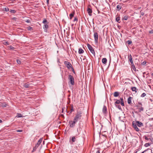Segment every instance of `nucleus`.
<instances>
[{"label":"nucleus","mask_w":153,"mask_h":153,"mask_svg":"<svg viewBox=\"0 0 153 153\" xmlns=\"http://www.w3.org/2000/svg\"><path fill=\"white\" fill-rule=\"evenodd\" d=\"M120 103H121V105L122 106H124V102H121Z\"/></svg>","instance_id":"obj_50"},{"label":"nucleus","mask_w":153,"mask_h":153,"mask_svg":"<svg viewBox=\"0 0 153 153\" xmlns=\"http://www.w3.org/2000/svg\"><path fill=\"white\" fill-rule=\"evenodd\" d=\"M127 43L128 44V45H130L132 43V41L131 40H128L127 41Z\"/></svg>","instance_id":"obj_34"},{"label":"nucleus","mask_w":153,"mask_h":153,"mask_svg":"<svg viewBox=\"0 0 153 153\" xmlns=\"http://www.w3.org/2000/svg\"><path fill=\"white\" fill-rule=\"evenodd\" d=\"M146 61H143L142 63L141 64L142 65H146Z\"/></svg>","instance_id":"obj_40"},{"label":"nucleus","mask_w":153,"mask_h":153,"mask_svg":"<svg viewBox=\"0 0 153 153\" xmlns=\"http://www.w3.org/2000/svg\"><path fill=\"white\" fill-rule=\"evenodd\" d=\"M3 10L5 11L6 12H7L9 11V9L8 7H5L3 8Z\"/></svg>","instance_id":"obj_30"},{"label":"nucleus","mask_w":153,"mask_h":153,"mask_svg":"<svg viewBox=\"0 0 153 153\" xmlns=\"http://www.w3.org/2000/svg\"><path fill=\"white\" fill-rule=\"evenodd\" d=\"M136 123L137 125L139 127H141L143 126V123L139 121H136Z\"/></svg>","instance_id":"obj_10"},{"label":"nucleus","mask_w":153,"mask_h":153,"mask_svg":"<svg viewBox=\"0 0 153 153\" xmlns=\"http://www.w3.org/2000/svg\"><path fill=\"white\" fill-rule=\"evenodd\" d=\"M78 21V18L77 17H75L74 18V19L73 21L75 22V21H76L77 22Z\"/></svg>","instance_id":"obj_39"},{"label":"nucleus","mask_w":153,"mask_h":153,"mask_svg":"<svg viewBox=\"0 0 153 153\" xmlns=\"http://www.w3.org/2000/svg\"><path fill=\"white\" fill-rule=\"evenodd\" d=\"M39 146V145H38L37 144H36L35 145V147H34V148L35 149H36Z\"/></svg>","instance_id":"obj_47"},{"label":"nucleus","mask_w":153,"mask_h":153,"mask_svg":"<svg viewBox=\"0 0 153 153\" xmlns=\"http://www.w3.org/2000/svg\"><path fill=\"white\" fill-rule=\"evenodd\" d=\"M3 44L5 45H9V43L6 41H4L3 42Z\"/></svg>","instance_id":"obj_29"},{"label":"nucleus","mask_w":153,"mask_h":153,"mask_svg":"<svg viewBox=\"0 0 153 153\" xmlns=\"http://www.w3.org/2000/svg\"><path fill=\"white\" fill-rule=\"evenodd\" d=\"M76 137L75 136L74 137H73L72 138V139H71V141L73 142H75L76 141Z\"/></svg>","instance_id":"obj_31"},{"label":"nucleus","mask_w":153,"mask_h":153,"mask_svg":"<svg viewBox=\"0 0 153 153\" xmlns=\"http://www.w3.org/2000/svg\"><path fill=\"white\" fill-rule=\"evenodd\" d=\"M10 49H11V50H14V48L13 47L11 46H10Z\"/></svg>","instance_id":"obj_45"},{"label":"nucleus","mask_w":153,"mask_h":153,"mask_svg":"<svg viewBox=\"0 0 153 153\" xmlns=\"http://www.w3.org/2000/svg\"><path fill=\"white\" fill-rule=\"evenodd\" d=\"M129 17L127 15L125 16L123 18V19L126 20H127Z\"/></svg>","instance_id":"obj_27"},{"label":"nucleus","mask_w":153,"mask_h":153,"mask_svg":"<svg viewBox=\"0 0 153 153\" xmlns=\"http://www.w3.org/2000/svg\"><path fill=\"white\" fill-rule=\"evenodd\" d=\"M42 138H41L39 139V140L38 141L37 143H36L38 145H39L40 143H42Z\"/></svg>","instance_id":"obj_22"},{"label":"nucleus","mask_w":153,"mask_h":153,"mask_svg":"<svg viewBox=\"0 0 153 153\" xmlns=\"http://www.w3.org/2000/svg\"><path fill=\"white\" fill-rule=\"evenodd\" d=\"M87 46L91 53L93 55L95 56V53L93 48L89 44H87Z\"/></svg>","instance_id":"obj_3"},{"label":"nucleus","mask_w":153,"mask_h":153,"mask_svg":"<svg viewBox=\"0 0 153 153\" xmlns=\"http://www.w3.org/2000/svg\"><path fill=\"white\" fill-rule=\"evenodd\" d=\"M142 104L140 102H138V105L136 106L137 108L140 111H143V108L142 107Z\"/></svg>","instance_id":"obj_4"},{"label":"nucleus","mask_w":153,"mask_h":153,"mask_svg":"<svg viewBox=\"0 0 153 153\" xmlns=\"http://www.w3.org/2000/svg\"><path fill=\"white\" fill-rule=\"evenodd\" d=\"M152 53H153V51H152Z\"/></svg>","instance_id":"obj_63"},{"label":"nucleus","mask_w":153,"mask_h":153,"mask_svg":"<svg viewBox=\"0 0 153 153\" xmlns=\"http://www.w3.org/2000/svg\"><path fill=\"white\" fill-rule=\"evenodd\" d=\"M68 79L69 80V82L72 85H74L75 84L74 79V77L71 75L69 74L68 76Z\"/></svg>","instance_id":"obj_2"},{"label":"nucleus","mask_w":153,"mask_h":153,"mask_svg":"<svg viewBox=\"0 0 153 153\" xmlns=\"http://www.w3.org/2000/svg\"><path fill=\"white\" fill-rule=\"evenodd\" d=\"M131 97H129L128 99V104H131Z\"/></svg>","instance_id":"obj_16"},{"label":"nucleus","mask_w":153,"mask_h":153,"mask_svg":"<svg viewBox=\"0 0 153 153\" xmlns=\"http://www.w3.org/2000/svg\"><path fill=\"white\" fill-rule=\"evenodd\" d=\"M115 106L116 107H117V108L119 109H121V107L120 106V105H115Z\"/></svg>","instance_id":"obj_36"},{"label":"nucleus","mask_w":153,"mask_h":153,"mask_svg":"<svg viewBox=\"0 0 153 153\" xmlns=\"http://www.w3.org/2000/svg\"><path fill=\"white\" fill-rule=\"evenodd\" d=\"M145 73H146V72H144V73H143V74H145Z\"/></svg>","instance_id":"obj_61"},{"label":"nucleus","mask_w":153,"mask_h":153,"mask_svg":"<svg viewBox=\"0 0 153 153\" xmlns=\"http://www.w3.org/2000/svg\"><path fill=\"white\" fill-rule=\"evenodd\" d=\"M150 143H146L145 144L144 146L146 147H147L149 146H150Z\"/></svg>","instance_id":"obj_32"},{"label":"nucleus","mask_w":153,"mask_h":153,"mask_svg":"<svg viewBox=\"0 0 153 153\" xmlns=\"http://www.w3.org/2000/svg\"><path fill=\"white\" fill-rule=\"evenodd\" d=\"M137 151H136L134 152V153H137Z\"/></svg>","instance_id":"obj_57"},{"label":"nucleus","mask_w":153,"mask_h":153,"mask_svg":"<svg viewBox=\"0 0 153 153\" xmlns=\"http://www.w3.org/2000/svg\"><path fill=\"white\" fill-rule=\"evenodd\" d=\"M64 64L68 69H70V68H71L72 67L71 64L68 62L65 61L64 62Z\"/></svg>","instance_id":"obj_5"},{"label":"nucleus","mask_w":153,"mask_h":153,"mask_svg":"<svg viewBox=\"0 0 153 153\" xmlns=\"http://www.w3.org/2000/svg\"><path fill=\"white\" fill-rule=\"evenodd\" d=\"M84 52V51L82 50L81 48H79V49L78 53L79 54H81L83 53Z\"/></svg>","instance_id":"obj_15"},{"label":"nucleus","mask_w":153,"mask_h":153,"mask_svg":"<svg viewBox=\"0 0 153 153\" xmlns=\"http://www.w3.org/2000/svg\"><path fill=\"white\" fill-rule=\"evenodd\" d=\"M76 121H75V120H74V121H71L69 122V124L70 126L71 127H74L75 125V124L76 123Z\"/></svg>","instance_id":"obj_6"},{"label":"nucleus","mask_w":153,"mask_h":153,"mask_svg":"<svg viewBox=\"0 0 153 153\" xmlns=\"http://www.w3.org/2000/svg\"><path fill=\"white\" fill-rule=\"evenodd\" d=\"M151 75H152V76H153V73Z\"/></svg>","instance_id":"obj_59"},{"label":"nucleus","mask_w":153,"mask_h":153,"mask_svg":"<svg viewBox=\"0 0 153 153\" xmlns=\"http://www.w3.org/2000/svg\"><path fill=\"white\" fill-rule=\"evenodd\" d=\"M131 68L132 69H133V70L134 71H136V68H135V65H134V64L133 63V64H131Z\"/></svg>","instance_id":"obj_21"},{"label":"nucleus","mask_w":153,"mask_h":153,"mask_svg":"<svg viewBox=\"0 0 153 153\" xmlns=\"http://www.w3.org/2000/svg\"><path fill=\"white\" fill-rule=\"evenodd\" d=\"M120 102H123V98H120Z\"/></svg>","instance_id":"obj_48"},{"label":"nucleus","mask_w":153,"mask_h":153,"mask_svg":"<svg viewBox=\"0 0 153 153\" xmlns=\"http://www.w3.org/2000/svg\"><path fill=\"white\" fill-rule=\"evenodd\" d=\"M133 126V127L134 128V129L137 131H139V129L137 127V125L136 124H134L133 122L132 123Z\"/></svg>","instance_id":"obj_9"},{"label":"nucleus","mask_w":153,"mask_h":153,"mask_svg":"<svg viewBox=\"0 0 153 153\" xmlns=\"http://www.w3.org/2000/svg\"><path fill=\"white\" fill-rule=\"evenodd\" d=\"M149 32L150 33H153V30H151Z\"/></svg>","instance_id":"obj_52"},{"label":"nucleus","mask_w":153,"mask_h":153,"mask_svg":"<svg viewBox=\"0 0 153 153\" xmlns=\"http://www.w3.org/2000/svg\"><path fill=\"white\" fill-rule=\"evenodd\" d=\"M10 12L11 13H15L16 12V11L15 10H11L10 11Z\"/></svg>","instance_id":"obj_35"},{"label":"nucleus","mask_w":153,"mask_h":153,"mask_svg":"<svg viewBox=\"0 0 153 153\" xmlns=\"http://www.w3.org/2000/svg\"><path fill=\"white\" fill-rule=\"evenodd\" d=\"M88 13L89 15L91 16V13H92V11L91 9L90 8L88 7L87 10Z\"/></svg>","instance_id":"obj_12"},{"label":"nucleus","mask_w":153,"mask_h":153,"mask_svg":"<svg viewBox=\"0 0 153 153\" xmlns=\"http://www.w3.org/2000/svg\"><path fill=\"white\" fill-rule=\"evenodd\" d=\"M22 131V130H18L17 131L18 132H21Z\"/></svg>","instance_id":"obj_51"},{"label":"nucleus","mask_w":153,"mask_h":153,"mask_svg":"<svg viewBox=\"0 0 153 153\" xmlns=\"http://www.w3.org/2000/svg\"><path fill=\"white\" fill-rule=\"evenodd\" d=\"M48 24H45L44 25V27H43V28L45 30V29H47L48 28Z\"/></svg>","instance_id":"obj_24"},{"label":"nucleus","mask_w":153,"mask_h":153,"mask_svg":"<svg viewBox=\"0 0 153 153\" xmlns=\"http://www.w3.org/2000/svg\"><path fill=\"white\" fill-rule=\"evenodd\" d=\"M27 29H28V30H32V27H30V26H29L28 27H27Z\"/></svg>","instance_id":"obj_44"},{"label":"nucleus","mask_w":153,"mask_h":153,"mask_svg":"<svg viewBox=\"0 0 153 153\" xmlns=\"http://www.w3.org/2000/svg\"><path fill=\"white\" fill-rule=\"evenodd\" d=\"M42 23L44 24H48L49 23L45 19H44L43 20L42 22Z\"/></svg>","instance_id":"obj_17"},{"label":"nucleus","mask_w":153,"mask_h":153,"mask_svg":"<svg viewBox=\"0 0 153 153\" xmlns=\"http://www.w3.org/2000/svg\"><path fill=\"white\" fill-rule=\"evenodd\" d=\"M120 20V16H116V21L118 23H120L119 22Z\"/></svg>","instance_id":"obj_18"},{"label":"nucleus","mask_w":153,"mask_h":153,"mask_svg":"<svg viewBox=\"0 0 153 153\" xmlns=\"http://www.w3.org/2000/svg\"><path fill=\"white\" fill-rule=\"evenodd\" d=\"M96 153H100V150L97 151Z\"/></svg>","instance_id":"obj_53"},{"label":"nucleus","mask_w":153,"mask_h":153,"mask_svg":"<svg viewBox=\"0 0 153 153\" xmlns=\"http://www.w3.org/2000/svg\"><path fill=\"white\" fill-rule=\"evenodd\" d=\"M102 62L103 64H106L107 62V59L105 58H103L102 59Z\"/></svg>","instance_id":"obj_20"},{"label":"nucleus","mask_w":153,"mask_h":153,"mask_svg":"<svg viewBox=\"0 0 153 153\" xmlns=\"http://www.w3.org/2000/svg\"><path fill=\"white\" fill-rule=\"evenodd\" d=\"M117 8L118 11H119L121 8V6L120 5L118 4L117 6Z\"/></svg>","instance_id":"obj_23"},{"label":"nucleus","mask_w":153,"mask_h":153,"mask_svg":"<svg viewBox=\"0 0 153 153\" xmlns=\"http://www.w3.org/2000/svg\"><path fill=\"white\" fill-rule=\"evenodd\" d=\"M107 108L106 106L104 105L102 109V112L104 114H105L107 112Z\"/></svg>","instance_id":"obj_13"},{"label":"nucleus","mask_w":153,"mask_h":153,"mask_svg":"<svg viewBox=\"0 0 153 153\" xmlns=\"http://www.w3.org/2000/svg\"><path fill=\"white\" fill-rule=\"evenodd\" d=\"M23 86L26 88H28L30 87V84L28 82L25 83L23 85Z\"/></svg>","instance_id":"obj_14"},{"label":"nucleus","mask_w":153,"mask_h":153,"mask_svg":"<svg viewBox=\"0 0 153 153\" xmlns=\"http://www.w3.org/2000/svg\"><path fill=\"white\" fill-rule=\"evenodd\" d=\"M49 0H47V2L48 4Z\"/></svg>","instance_id":"obj_54"},{"label":"nucleus","mask_w":153,"mask_h":153,"mask_svg":"<svg viewBox=\"0 0 153 153\" xmlns=\"http://www.w3.org/2000/svg\"><path fill=\"white\" fill-rule=\"evenodd\" d=\"M16 61H17V63L18 64H19L21 63V61H20V60L19 59H17Z\"/></svg>","instance_id":"obj_37"},{"label":"nucleus","mask_w":153,"mask_h":153,"mask_svg":"<svg viewBox=\"0 0 153 153\" xmlns=\"http://www.w3.org/2000/svg\"><path fill=\"white\" fill-rule=\"evenodd\" d=\"M128 60L129 62H130L131 64H133V62L132 60V56L131 54H130L128 57Z\"/></svg>","instance_id":"obj_8"},{"label":"nucleus","mask_w":153,"mask_h":153,"mask_svg":"<svg viewBox=\"0 0 153 153\" xmlns=\"http://www.w3.org/2000/svg\"><path fill=\"white\" fill-rule=\"evenodd\" d=\"M16 117H23L22 114L18 113L17 114V115Z\"/></svg>","instance_id":"obj_25"},{"label":"nucleus","mask_w":153,"mask_h":153,"mask_svg":"<svg viewBox=\"0 0 153 153\" xmlns=\"http://www.w3.org/2000/svg\"><path fill=\"white\" fill-rule=\"evenodd\" d=\"M146 95V94L145 93H143L141 94V97H143L145 96Z\"/></svg>","instance_id":"obj_38"},{"label":"nucleus","mask_w":153,"mask_h":153,"mask_svg":"<svg viewBox=\"0 0 153 153\" xmlns=\"http://www.w3.org/2000/svg\"><path fill=\"white\" fill-rule=\"evenodd\" d=\"M131 89L132 91H135V93L137 92L136 88L135 87H132L131 88Z\"/></svg>","instance_id":"obj_28"},{"label":"nucleus","mask_w":153,"mask_h":153,"mask_svg":"<svg viewBox=\"0 0 153 153\" xmlns=\"http://www.w3.org/2000/svg\"><path fill=\"white\" fill-rule=\"evenodd\" d=\"M143 76L144 78L145 77V75H144V74H143Z\"/></svg>","instance_id":"obj_60"},{"label":"nucleus","mask_w":153,"mask_h":153,"mask_svg":"<svg viewBox=\"0 0 153 153\" xmlns=\"http://www.w3.org/2000/svg\"><path fill=\"white\" fill-rule=\"evenodd\" d=\"M150 139L151 141L152 142V139H151V138H150Z\"/></svg>","instance_id":"obj_58"},{"label":"nucleus","mask_w":153,"mask_h":153,"mask_svg":"<svg viewBox=\"0 0 153 153\" xmlns=\"http://www.w3.org/2000/svg\"><path fill=\"white\" fill-rule=\"evenodd\" d=\"M97 11H98V13H100V11H99V10H97Z\"/></svg>","instance_id":"obj_56"},{"label":"nucleus","mask_w":153,"mask_h":153,"mask_svg":"<svg viewBox=\"0 0 153 153\" xmlns=\"http://www.w3.org/2000/svg\"><path fill=\"white\" fill-rule=\"evenodd\" d=\"M119 93L118 92H115L114 94V97H117L119 95Z\"/></svg>","instance_id":"obj_19"},{"label":"nucleus","mask_w":153,"mask_h":153,"mask_svg":"<svg viewBox=\"0 0 153 153\" xmlns=\"http://www.w3.org/2000/svg\"><path fill=\"white\" fill-rule=\"evenodd\" d=\"M63 108H62V112H63Z\"/></svg>","instance_id":"obj_62"},{"label":"nucleus","mask_w":153,"mask_h":153,"mask_svg":"<svg viewBox=\"0 0 153 153\" xmlns=\"http://www.w3.org/2000/svg\"><path fill=\"white\" fill-rule=\"evenodd\" d=\"M2 122V120L0 119V123H1Z\"/></svg>","instance_id":"obj_55"},{"label":"nucleus","mask_w":153,"mask_h":153,"mask_svg":"<svg viewBox=\"0 0 153 153\" xmlns=\"http://www.w3.org/2000/svg\"><path fill=\"white\" fill-rule=\"evenodd\" d=\"M7 106V104L5 102L1 103L0 106L3 107H6Z\"/></svg>","instance_id":"obj_11"},{"label":"nucleus","mask_w":153,"mask_h":153,"mask_svg":"<svg viewBox=\"0 0 153 153\" xmlns=\"http://www.w3.org/2000/svg\"><path fill=\"white\" fill-rule=\"evenodd\" d=\"M143 137L146 140H149V138H148L146 136H143Z\"/></svg>","instance_id":"obj_41"},{"label":"nucleus","mask_w":153,"mask_h":153,"mask_svg":"<svg viewBox=\"0 0 153 153\" xmlns=\"http://www.w3.org/2000/svg\"><path fill=\"white\" fill-rule=\"evenodd\" d=\"M74 12L70 14L69 15V16L70 17V19H71L72 17H73L74 16Z\"/></svg>","instance_id":"obj_26"},{"label":"nucleus","mask_w":153,"mask_h":153,"mask_svg":"<svg viewBox=\"0 0 153 153\" xmlns=\"http://www.w3.org/2000/svg\"><path fill=\"white\" fill-rule=\"evenodd\" d=\"M71 68H72V71H73V73H74V74H76V73H75V71H74V68H73V67H72Z\"/></svg>","instance_id":"obj_46"},{"label":"nucleus","mask_w":153,"mask_h":153,"mask_svg":"<svg viewBox=\"0 0 153 153\" xmlns=\"http://www.w3.org/2000/svg\"><path fill=\"white\" fill-rule=\"evenodd\" d=\"M25 21L27 23L30 22V21L29 19H26L25 20Z\"/></svg>","instance_id":"obj_43"},{"label":"nucleus","mask_w":153,"mask_h":153,"mask_svg":"<svg viewBox=\"0 0 153 153\" xmlns=\"http://www.w3.org/2000/svg\"><path fill=\"white\" fill-rule=\"evenodd\" d=\"M94 38L95 41L97 42L98 40V33L97 32H94Z\"/></svg>","instance_id":"obj_7"},{"label":"nucleus","mask_w":153,"mask_h":153,"mask_svg":"<svg viewBox=\"0 0 153 153\" xmlns=\"http://www.w3.org/2000/svg\"><path fill=\"white\" fill-rule=\"evenodd\" d=\"M74 111L73 107L72 106V107H71V111L72 112Z\"/></svg>","instance_id":"obj_49"},{"label":"nucleus","mask_w":153,"mask_h":153,"mask_svg":"<svg viewBox=\"0 0 153 153\" xmlns=\"http://www.w3.org/2000/svg\"><path fill=\"white\" fill-rule=\"evenodd\" d=\"M120 103V100H116V101L115 102V104H119Z\"/></svg>","instance_id":"obj_33"},{"label":"nucleus","mask_w":153,"mask_h":153,"mask_svg":"<svg viewBox=\"0 0 153 153\" xmlns=\"http://www.w3.org/2000/svg\"><path fill=\"white\" fill-rule=\"evenodd\" d=\"M82 113L80 111L78 112L76 114L75 117L74 118V120H75V121L77 122L79 120H80L81 119L82 117Z\"/></svg>","instance_id":"obj_1"},{"label":"nucleus","mask_w":153,"mask_h":153,"mask_svg":"<svg viewBox=\"0 0 153 153\" xmlns=\"http://www.w3.org/2000/svg\"><path fill=\"white\" fill-rule=\"evenodd\" d=\"M12 19L13 20L15 21H16L17 20V18L16 17H14L13 18H12Z\"/></svg>","instance_id":"obj_42"}]
</instances>
